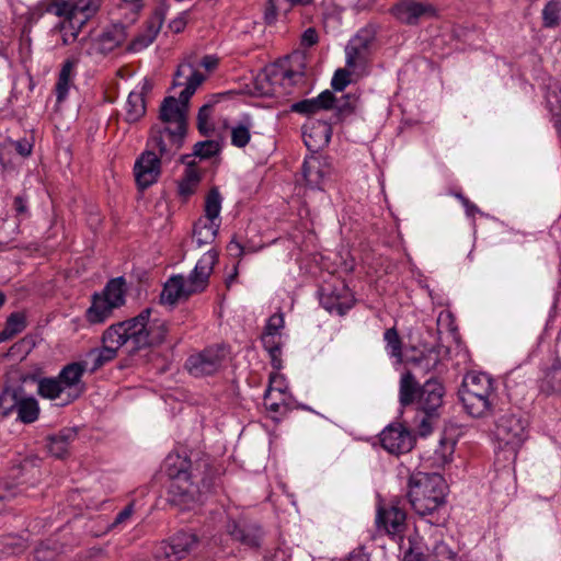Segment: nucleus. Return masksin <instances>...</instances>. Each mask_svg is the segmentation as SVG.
<instances>
[{"label": "nucleus", "mask_w": 561, "mask_h": 561, "mask_svg": "<svg viewBox=\"0 0 561 561\" xmlns=\"http://www.w3.org/2000/svg\"><path fill=\"white\" fill-rule=\"evenodd\" d=\"M26 328V318L22 312L11 313L5 322V327L2 330V334L7 340L21 333Z\"/></svg>", "instance_id": "38"}, {"label": "nucleus", "mask_w": 561, "mask_h": 561, "mask_svg": "<svg viewBox=\"0 0 561 561\" xmlns=\"http://www.w3.org/2000/svg\"><path fill=\"white\" fill-rule=\"evenodd\" d=\"M221 203L218 188H210L205 198V215L194 224L193 236L198 248L215 241L221 224Z\"/></svg>", "instance_id": "9"}, {"label": "nucleus", "mask_w": 561, "mask_h": 561, "mask_svg": "<svg viewBox=\"0 0 561 561\" xmlns=\"http://www.w3.org/2000/svg\"><path fill=\"white\" fill-rule=\"evenodd\" d=\"M391 12L399 22L407 25H417L421 21L437 15L432 3L415 0H400L391 8Z\"/></svg>", "instance_id": "18"}, {"label": "nucleus", "mask_w": 561, "mask_h": 561, "mask_svg": "<svg viewBox=\"0 0 561 561\" xmlns=\"http://www.w3.org/2000/svg\"><path fill=\"white\" fill-rule=\"evenodd\" d=\"M420 387L412 373L407 371L401 376L399 388V402L402 407L412 404L419 400Z\"/></svg>", "instance_id": "34"}, {"label": "nucleus", "mask_w": 561, "mask_h": 561, "mask_svg": "<svg viewBox=\"0 0 561 561\" xmlns=\"http://www.w3.org/2000/svg\"><path fill=\"white\" fill-rule=\"evenodd\" d=\"M540 392L546 396H560L561 394V362L556 360L549 367L539 383Z\"/></svg>", "instance_id": "32"}, {"label": "nucleus", "mask_w": 561, "mask_h": 561, "mask_svg": "<svg viewBox=\"0 0 561 561\" xmlns=\"http://www.w3.org/2000/svg\"><path fill=\"white\" fill-rule=\"evenodd\" d=\"M285 320L283 313H274L267 320L264 333H272L279 336L280 330L284 328Z\"/></svg>", "instance_id": "47"}, {"label": "nucleus", "mask_w": 561, "mask_h": 561, "mask_svg": "<svg viewBox=\"0 0 561 561\" xmlns=\"http://www.w3.org/2000/svg\"><path fill=\"white\" fill-rule=\"evenodd\" d=\"M336 96L330 90L322 91L317 98L301 100L291 105V111L302 115H313L322 110H331Z\"/></svg>", "instance_id": "25"}, {"label": "nucleus", "mask_w": 561, "mask_h": 561, "mask_svg": "<svg viewBox=\"0 0 561 561\" xmlns=\"http://www.w3.org/2000/svg\"><path fill=\"white\" fill-rule=\"evenodd\" d=\"M102 0H56L48 9L59 18L84 23L100 9Z\"/></svg>", "instance_id": "16"}, {"label": "nucleus", "mask_w": 561, "mask_h": 561, "mask_svg": "<svg viewBox=\"0 0 561 561\" xmlns=\"http://www.w3.org/2000/svg\"><path fill=\"white\" fill-rule=\"evenodd\" d=\"M320 302L330 313L343 316L354 306V297L343 286L341 289H334L327 295H322Z\"/></svg>", "instance_id": "24"}, {"label": "nucleus", "mask_w": 561, "mask_h": 561, "mask_svg": "<svg viewBox=\"0 0 561 561\" xmlns=\"http://www.w3.org/2000/svg\"><path fill=\"white\" fill-rule=\"evenodd\" d=\"M458 397L469 415L488 416L496 404L494 380L485 373L470 371L462 379Z\"/></svg>", "instance_id": "6"}, {"label": "nucleus", "mask_w": 561, "mask_h": 561, "mask_svg": "<svg viewBox=\"0 0 561 561\" xmlns=\"http://www.w3.org/2000/svg\"><path fill=\"white\" fill-rule=\"evenodd\" d=\"M462 206L465 207L466 214L470 217L474 216V214L480 213L478 206L470 202L469 199L465 201V204Z\"/></svg>", "instance_id": "58"}, {"label": "nucleus", "mask_w": 561, "mask_h": 561, "mask_svg": "<svg viewBox=\"0 0 561 561\" xmlns=\"http://www.w3.org/2000/svg\"><path fill=\"white\" fill-rule=\"evenodd\" d=\"M302 136L307 148L316 152L319 148L329 144L331 127L327 123H311L310 126H304Z\"/></svg>", "instance_id": "26"}, {"label": "nucleus", "mask_w": 561, "mask_h": 561, "mask_svg": "<svg viewBox=\"0 0 561 561\" xmlns=\"http://www.w3.org/2000/svg\"><path fill=\"white\" fill-rule=\"evenodd\" d=\"M346 561H369V559L366 554L354 553V554H351Z\"/></svg>", "instance_id": "60"}, {"label": "nucleus", "mask_w": 561, "mask_h": 561, "mask_svg": "<svg viewBox=\"0 0 561 561\" xmlns=\"http://www.w3.org/2000/svg\"><path fill=\"white\" fill-rule=\"evenodd\" d=\"M430 432H431V424L427 419H423L421 421V434L426 435Z\"/></svg>", "instance_id": "62"}, {"label": "nucleus", "mask_w": 561, "mask_h": 561, "mask_svg": "<svg viewBox=\"0 0 561 561\" xmlns=\"http://www.w3.org/2000/svg\"><path fill=\"white\" fill-rule=\"evenodd\" d=\"M408 499L412 510L422 517H432L428 522L436 524V512L445 504L447 484L439 473L415 472L408 483Z\"/></svg>", "instance_id": "4"}, {"label": "nucleus", "mask_w": 561, "mask_h": 561, "mask_svg": "<svg viewBox=\"0 0 561 561\" xmlns=\"http://www.w3.org/2000/svg\"><path fill=\"white\" fill-rule=\"evenodd\" d=\"M14 209L18 215H23L27 213V201L24 196L18 195L14 198Z\"/></svg>", "instance_id": "54"}, {"label": "nucleus", "mask_w": 561, "mask_h": 561, "mask_svg": "<svg viewBox=\"0 0 561 561\" xmlns=\"http://www.w3.org/2000/svg\"><path fill=\"white\" fill-rule=\"evenodd\" d=\"M150 309L142 310L138 316L108 327L103 335V346L89 351L85 359L88 370L96 371L117 356V351L126 346L129 353L161 344L165 340L168 324L164 321H150Z\"/></svg>", "instance_id": "1"}, {"label": "nucleus", "mask_w": 561, "mask_h": 561, "mask_svg": "<svg viewBox=\"0 0 561 561\" xmlns=\"http://www.w3.org/2000/svg\"><path fill=\"white\" fill-rule=\"evenodd\" d=\"M28 376L22 378V381H26ZM30 379L37 382V394L46 400L61 399L62 402L66 400V391L64 390L57 376L55 377H41L30 376Z\"/></svg>", "instance_id": "27"}, {"label": "nucleus", "mask_w": 561, "mask_h": 561, "mask_svg": "<svg viewBox=\"0 0 561 561\" xmlns=\"http://www.w3.org/2000/svg\"><path fill=\"white\" fill-rule=\"evenodd\" d=\"M186 130L156 125L151 129L148 146L157 149L165 161L172 159L184 144Z\"/></svg>", "instance_id": "12"}, {"label": "nucleus", "mask_w": 561, "mask_h": 561, "mask_svg": "<svg viewBox=\"0 0 561 561\" xmlns=\"http://www.w3.org/2000/svg\"><path fill=\"white\" fill-rule=\"evenodd\" d=\"M350 82V72L346 69H337L331 80V87L335 91H343Z\"/></svg>", "instance_id": "48"}, {"label": "nucleus", "mask_w": 561, "mask_h": 561, "mask_svg": "<svg viewBox=\"0 0 561 561\" xmlns=\"http://www.w3.org/2000/svg\"><path fill=\"white\" fill-rule=\"evenodd\" d=\"M217 64L218 59L214 56H205L201 61V65L208 71L215 69Z\"/></svg>", "instance_id": "56"}, {"label": "nucleus", "mask_w": 561, "mask_h": 561, "mask_svg": "<svg viewBox=\"0 0 561 561\" xmlns=\"http://www.w3.org/2000/svg\"><path fill=\"white\" fill-rule=\"evenodd\" d=\"M122 1L133 4L136 10L141 8V0H122Z\"/></svg>", "instance_id": "64"}, {"label": "nucleus", "mask_w": 561, "mask_h": 561, "mask_svg": "<svg viewBox=\"0 0 561 561\" xmlns=\"http://www.w3.org/2000/svg\"><path fill=\"white\" fill-rule=\"evenodd\" d=\"M205 80V76L190 62L179 66L173 87H184L179 99L167 96L160 105L159 118L162 126L187 130L188 102L198 85Z\"/></svg>", "instance_id": "3"}, {"label": "nucleus", "mask_w": 561, "mask_h": 561, "mask_svg": "<svg viewBox=\"0 0 561 561\" xmlns=\"http://www.w3.org/2000/svg\"><path fill=\"white\" fill-rule=\"evenodd\" d=\"M412 367L420 373L427 374L434 370L440 363L439 353L433 348L421 352L419 355L411 357L409 360Z\"/></svg>", "instance_id": "35"}, {"label": "nucleus", "mask_w": 561, "mask_h": 561, "mask_svg": "<svg viewBox=\"0 0 561 561\" xmlns=\"http://www.w3.org/2000/svg\"><path fill=\"white\" fill-rule=\"evenodd\" d=\"M76 438V428H62L57 434L48 437L47 449L51 456L62 458L68 454L69 446Z\"/></svg>", "instance_id": "28"}, {"label": "nucleus", "mask_w": 561, "mask_h": 561, "mask_svg": "<svg viewBox=\"0 0 561 561\" xmlns=\"http://www.w3.org/2000/svg\"><path fill=\"white\" fill-rule=\"evenodd\" d=\"M547 106L553 116L561 115V91L549 90L546 95Z\"/></svg>", "instance_id": "46"}, {"label": "nucleus", "mask_w": 561, "mask_h": 561, "mask_svg": "<svg viewBox=\"0 0 561 561\" xmlns=\"http://www.w3.org/2000/svg\"><path fill=\"white\" fill-rule=\"evenodd\" d=\"M162 160L164 159L151 149L144 151L137 158L134 165V175L140 190L148 188L159 180Z\"/></svg>", "instance_id": "19"}, {"label": "nucleus", "mask_w": 561, "mask_h": 561, "mask_svg": "<svg viewBox=\"0 0 561 561\" xmlns=\"http://www.w3.org/2000/svg\"><path fill=\"white\" fill-rule=\"evenodd\" d=\"M302 71L287 69L283 65L275 68L272 75V80L279 81L283 85L297 84L302 80Z\"/></svg>", "instance_id": "39"}, {"label": "nucleus", "mask_w": 561, "mask_h": 561, "mask_svg": "<svg viewBox=\"0 0 561 561\" xmlns=\"http://www.w3.org/2000/svg\"><path fill=\"white\" fill-rule=\"evenodd\" d=\"M330 173L331 167L325 157L313 153L305 158L302 175L310 188L322 190Z\"/></svg>", "instance_id": "22"}, {"label": "nucleus", "mask_w": 561, "mask_h": 561, "mask_svg": "<svg viewBox=\"0 0 561 561\" xmlns=\"http://www.w3.org/2000/svg\"><path fill=\"white\" fill-rule=\"evenodd\" d=\"M374 41L375 33L371 30H359L346 45V66L353 70H364L369 61Z\"/></svg>", "instance_id": "14"}, {"label": "nucleus", "mask_w": 561, "mask_h": 561, "mask_svg": "<svg viewBox=\"0 0 561 561\" xmlns=\"http://www.w3.org/2000/svg\"><path fill=\"white\" fill-rule=\"evenodd\" d=\"M561 15V2L557 0L549 1L542 10V20L546 27H553L559 24Z\"/></svg>", "instance_id": "41"}, {"label": "nucleus", "mask_w": 561, "mask_h": 561, "mask_svg": "<svg viewBox=\"0 0 561 561\" xmlns=\"http://www.w3.org/2000/svg\"><path fill=\"white\" fill-rule=\"evenodd\" d=\"M88 370V363L72 362L65 365L57 377L66 391V400L61 405H68L79 399L85 391L82 378Z\"/></svg>", "instance_id": "15"}, {"label": "nucleus", "mask_w": 561, "mask_h": 561, "mask_svg": "<svg viewBox=\"0 0 561 561\" xmlns=\"http://www.w3.org/2000/svg\"><path fill=\"white\" fill-rule=\"evenodd\" d=\"M286 397H278L275 394V388L271 385L264 394V404L266 409L274 413H279L282 408H285Z\"/></svg>", "instance_id": "44"}, {"label": "nucleus", "mask_w": 561, "mask_h": 561, "mask_svg": "<svg viewBox=\"0 0 561 561\" xmlns=\"http://www.w3.org/2000/svg\"><path fill=\"white\" fill-rule=\"evenodd\" d=\"M455 553L446 543L437 542L425 556L422 552L410 549L405 553L403 561H455Z\"/></svg>", "instance_id": "29"}, {"label": "nucleus", "mask_w": 561, "mask_h": 561, "mask_svg": "<svg viewBox=\"0 0 561 561\" xmlns=\"http://www.w3.org/2000/svg\"><path fill=\"white\" fill-rule=\"evenodd\" d=\"M405 512L396 505L380 507L376 516L378 529L392 537H401L405 529Z\"/></svg>", "instance_id": "23"}, {"label": "nucleus", "mask_w": 561, "mask_h": 561, "mask_svg": "<svg viewBox=\"0 0 561 561\" xmlns=\"http://www.w3.org/2000/svg\"><path fill=\"white\" fill-rule=\"evenodd\" d=\"M199 547V537L192 531H179L154 548L157 561H180L193 554Z\"/></svg>", "instance_id": "11"}, {"label": "nucleus", "mask_w": 561, "mask_h": 561, "mask_svg": "<svg viewBox=\"0 0 561 561\" xmlns=\"http://www.w3.org/2000/svg\"><path fill=\"white\" fill-rule=\"evenodd\" d=\"M318 42V33L314 28H307L301 35V45L304 47H311Z\"/></svg>", "instance_id": "52"}, {"label": "nucleus", "mask_w": 561, "mask_h": 561, "mask_svg": "<svg viewBox=\"0 0 561 561\" xmlns=\"http://www.w3.org/2000/svg\"><path fill=\"white\" fill-rule=\"evenodd\" d=\"M127 37L126 26L121 23H115L101 33L99 42L101 46V50L104 53H110L114 50L116 47L122 45Z\"/></svg>", "instance_id": "30"}, {"label": "nucleus", "mask_w": 561, "mask_h": 561, "mask_svg": "<svg viewBox=\"0 0 561 561\" xmlns=\"http://www.w3.org/2000/svg\"><path fill=\"white\" fill-rule=\"evenodd\" d=\"M125 280L123 277L111 279L102 293L92 297V304L85 312V318L91 324L105 322L116 308L125 302Z\"/></svg>", "instance_id": "7"}, {"label": "nucleus", "mask_w": 561, "mask_h": 561, "mask_svg": "<svg viewBox=\"0 0 561 561\" xmlns=\"http://www.w3.org/2000/svg\"><path fill=\"white\" fill-rule=\"evenodd\" d=\"M77 66L76 59H67L59 71L58 80L55 87V93L57 98V102H64L70 91L72 85V80L75 78V69Z\"/></svg>", "instance_id": "31"}, {"label": "nucleus", "mask_w": 561, "mask_h": 561, "mask_svg": "<svg viewBox=\"0 0 561 561\" xmlns=\"http://www.w3.org/2000/svg\"><path fill=\"white\" fill-rule=\"evenodd\" d=\"M165 474L170 479L171 502L191 507L199 502L204 493L210 491V479L201 477L199 468H193L191 460L180 454H170L164 460Z\"/></svg>", "instance_id": "2"}, {"label": "nucleus", "mask_w": 561, "mask_h": 561, "mask_svg": "<svg viewBox=\"0 0 561 561\" xmlns=\"http://www.w3.org/2000/svg\"><path fill=\"white\" fill-rule=\"evenodd\" d=\"M159 31L160 25H157L153 22L149 23L147 27L137 36H135V38L129 43L127 50L131 53H138L144 50L153 43Z\"/></svg>", "instance_id": "37"}, {"label": "nucleus", "mask_w": 561, "mask_h": 561, "mask_svg": "<svg viewBox=\"0 0 561 561\" xmlns=\"http://www.w3.org/2000/svg\"><path fill=\"white\" fill-rule=\"evenodd\" d=\"M337 111L339 116H344L352 113L354 105L350 96L336 98L334 105L331 107Z\"/></svg>", "instance_id": "49"}, {"label": "nucleus", "mask_w": 561, "mask_h": 561, "mask_svg": "<svg viewBox=\"0 0 561 561\" xmlns=\"http://www.w3.org/2000/svg\"><path fill=\"white\" fill-rule=\"evenodd\" d=\"M185 175H186L188 181H192L194 183L198 182V175L192 169H187L186 172H185Z\"/></svg>", "instance_id": "63"}, {"label": "nucleus", "mask_w": 561, "mask_h": 561, "mask_svg": "<svg viewBox=\"0 0 561 561\" xmlns=\"http://www.w3.org/2000/svg\"><path fill=\"white\" fill-rule=\"evenodd\" d=\"M444 394L445 389L442 382L436 379H428L420 389L419 400L416 401L419 409L428 419L435 416L443 404Z\"/></svg>", "instance_id": "21"}, {"label": "nucleus", "mask_w": 561, "mask_h": 561, "mask_svg": "<svg viewBox=\"0 0 561 561\" xmlns=\"http://www.w3.org/2000/svg\"><path fill=\"white\" fill-rule=\"evenodd\" d=\"M225 527L233 540L251 548L260 547L264 536L262 528L256 523L245 519H228Z\"/></svg>", "instance_id": "20"}, {"label": "nucleus", "mask_w": 561, "mask_h": 561, "mask_svg": "<svg viewBox=\"0 0 561 561\" xmlns=\"http://www.w3.org/2000/svg\"><path fill=\"white\" fill-rule=\"evenodd\" d=\"M44 553H45V550L42 547L37 548L36 551H35L36 560H38V561H48V560H50V558L46 557Z\"/></svg>", "instance_id": "61"}, {"label": "nucleus", "mask_w": 561, "mask_h": 561, "mask_svg": "<svg viewBox=\"0 0 561 561\" xmlns=\"http://www.w3.org/2000/svg\"><path fill=\"white\" fill-rule=\"evenodd\" d=\"M211 113V106L209 104L203 105L198 111L197 125L201 133H206L208 129V118Z\"/></svg>", "instance_id": "50"}, {"label": "nucleus", "mask_w": 561, "mask_h": 561, "mask_svg": "<svg viewBox=\"0 0 561 561\" xmlns=\"http://www.w3.org/2000/svg\"><path fill=\"white\" fill-rule=\"evenodd\" d=\"M226 355V350L222 346L207 347L191 355L186 359L185 368L194 377L213 375L224 366Z\"/></svg>", "instance_id": "13"}, {"label": "nucleus", "mask_w": 561, "mask_h": 561, "mask_svg": "<svg viewBox=\"0 0 561 561\" xmlns=\"http://www.w3.org/2000/svg\"><path fill=\"white\" fill-rule=\"evenodd\" d=\"M383 340L386 342L387 353L397 358L398 362L402 359V350H401V340L399 334L394 328L386 330L383 334Z\"/></svg>", "instance_id": "40"}, {"label": "nucleus", "mask_w": 561, "mask_h": 561, "mask_svg": "<svg viewBox=\"0 0 561 561\" xmlns=\"http://www.w3.org/2000/svg\"><path fill=\"white\" fill-rule=\"evenodd\" d=\"M13 146H14L15 151L21 157H24V158L28 157L33 150V144L31 141H28L26 138L13 141Z\"/></svg>", "instance_id": "51"}, {"label": "nucleus", "mask_w": 561, "mask_h": 561, "mask_svg": "<svg viewBox=\"0 0 561 561\" xmlns=\"http://www.w3.org/2000/svg\"><path fill=\"white\" fill-rule=\"evenodd\" d=\"M133 514V504L127 505L123 511H121L114 519L113 527L125 523L130 518Z\"/></svg>", "instance_id": "53"}, {"label": "nucleus", "mask_w": 561, "mask_h": 561, "mask_svg": "<svg viewBox=\"0 0 561 561\" xmlns=\"http://www.w3.org/2000/svg\"><path fill=\"white\" fill-rule=\"evenodd\" d=\"M16 412V420L31 424L39 416V404L32 396H25L22 385L7 386L0 394V413L9 416Z\"/></svg>", "instance_id": "8"}, {"label": "nucleus", "mask_w": 561, "mask_h": 561, "mask_svg": "<svg viewBox=\"0 0 561 561\" xmlns=\"http://www.w3.org/2000/svg\"><path fill=\"white\" fill-rule=\"evenodd\" d=\"M219 144L215 140L199 141L194 145L193 154L201 159H208L216 156L219 152Z\"/></svg>", "instance_id": "42"}, {"label": "nucleus", "mask_w": 561, "mask_h": 561, "mask_svg": "<svg viewBox=\"0 0 561 561\" xmlns=\"http://www.w3.org/2000/svg\"><path fill=\"white\" fill-rule=\"evenodd\" d=\"M184 26H185V21L183 19H174L171 23H170V28L174 32V33H180L181 31L184 30Z\"/></svg>", "instance_id": "59"}, {"label": "nucleus", "mask_w": 561, "mask_h": 561, "mask_svg": "<svg viewBox=\"0 0 561 561\" xmlns=\"http://www.w3.org/2000/svg\"><path fill=\"white\" fill-rule=\"evenodd\" d=\"M495 436L515 459L518 449L528 438V420L520 413H505L496 421Z\"/></svg>", "instance_id": "10"}, {"label": "nucleus", "mask_w": 561, "mask_h": 561, "mask_svg": "<svg viewBox=\"0 0 561 561\" xmlns=\"http://www.w3.org/2000/svg\"><path fill=\"white\" fill-rule=\"evenodd\" d=\"M217 261V251L214 249L208 250L197 261L194 270L186 278L183 275L170 277L161 291L160 302L173 306L181 299H186L194 294L204 291Z\"/></svg>", "instance_id": "5"}, {"label": "nucleus", "mask_w": 561, "mask_h": 561, "mask_svg": "<svg viewBox=\"0 0 561 561\" xmlns=\"http://www.w3.org/2000/svg\"><path fill=\"white\" fill-rule=\"evenodd\" d=\"M381 447L392 455H401L412 450L415 437L404 425L391 423L379 434Z\"/></svg>", "instance_id": "17"}, {"label": "nucleus", "mask_w": 561, "mask_h": 561, "mask_svg": "<svg viewBox=\"0 0 561 561\" xmlns=\"http://www.w3.org/2000/svg\"><path fill=\"white\" fill-rule=\"evenodd\" d=\"M277 335L272 333H263L261 341L265 351L270 354L273 365L276 366V362L280 355V343Z\"/></svg>", "instance_id": "43"}, {"label": "nucleus", "mask_w": 561, "mask_h": 561, "mask_svg": "<svg viewBox=\"0 0 561 561\" xmlns=\"http://www.w3.org/2000/svg\"><path fill=\"white\" fill-rule=\"evenodd\" d=\"M253 127L252 119L249 115L231 127V144L234 147L243 148L251 139V128Z\"/></svg>", "instance_id": "36"}, {"label": "nucleus", "mask_w": 561, "mask_h": 561, "mask_svg": "<svg viewBox=\"0 0 561 561\" xmlns=\"http://www.w3.org/2000/svg\"><path fill=\"white\" fill-rule=\"evenodd\" d=\"M437 328L438 332H450L454 333L456 331V327L454 323V317L453 314L447 311H440L437 317Z\"/></svg>", "instance_id": "45"}, {"label": "nucleus", "mask_w": 561, "mask_h": 561, "mask_svg": "<svg viewBox=\"0 0 561 561\" xmlns=\"http://www.w3.org/2000/svg\"><path fill=\"white\" fill-rule=\"evenodd\" d=\"M275 388V394L278 397H286L285 388L283 387V382L277 379V377L270 378V386Z\"/></svg>", "instance_id": "55"}, {"label": "nucleus", "mask_w": 561, "mask_h": 561, "mask_svg": "<svg viewBox=\"0 0 561 561\" xmlns=\"http://www.w3.org/2000/svg\"><path fill=\"white\" fill-rule=\"evenodd\" d=\"M228 250H229L230 254L234 255V256H241L243 254V251H244L243 247L239 242H237L234 240H232L228 244Z\"/></svg>", "instance_id": "57"}, {"label": "nucleus", "mask_w": 561, "mask_h": 561, "mask_svg": "<svg viewBox=\"0 0 561 561\" xmlns=\"http://www.w3.org/2000/svg\"><path fill=\"white\" fill-rule=\"evenodd\" d=\"M146 114V101L142 91H131L125 102L124 119L128 124L137 123Z\"/></svg>", "instance_id": "33"}]
</instances>
